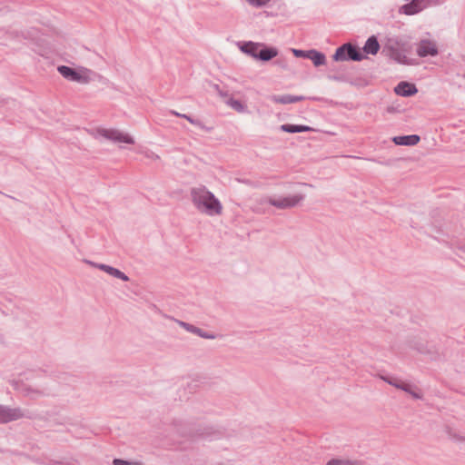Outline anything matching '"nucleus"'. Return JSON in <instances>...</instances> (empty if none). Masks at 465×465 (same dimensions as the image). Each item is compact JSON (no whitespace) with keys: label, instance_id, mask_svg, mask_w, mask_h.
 <instances>
[{"label":"nucleus","instance_id":"nucleus-1","mask_svg":"<svg viewBox=\"0 0 465 465\" xmlns=\"http://www.w3.org/2000/svg\"><path fill=\"white\" fill-rule=\"evenodd\" d=\"M191 198L193 205L201 213L210 216L222 213L223 206L220 200L204 186L192 188Z\"/></svg>","mask_w":465,"mask_h":465},{"label":"nucleus","instance_id":"nucleus-2","mask_svg":"<svg viewBox=\"0 0 465 465\" xmlns=\"http://www.w3.org/2000/svg\"><path fill=\"white\" fill-rule=\"evenodd\" d=\"M366 58L365 54H362L361 47L351 43H345L336 48L332 54V60L335 62L343 61H354L361 62Z\"/></svg>","mask_w":465,"mask_h":465},{"label":"nucleus","instance_id":"nucleus-3","mask_svg":"<svg viewBox=\"0 0 465 465\" xmlns=\"http://www.w3.org/2000/svg\"><path fill=\"white\" fill-rule=\"evenodd\" d=\"M57 72L66 80L79 84H87L91 78L89 74L91 70L85 67H79L78 69L68 65H58Z\"/></svg>","mask_w":465,"mask_h":465},{"label":"nucleus","instance_id":"nucleus-4","mask_svg":"<svg viewBox=\"0 0 465 465\" xmlns=\"http://www.w3.org/2000/svg\"><path fill=\"white\" fill-rule=\"evenodd\" d=\"M381 379L386 383L410 394L415 400H421L423 395L419 388L411 382L404 381L398 377L392 375H381Z\"/></svg>","mask_w":465,"mask_h":465},{"label":"nucleus","instance_id":"nucleus-5","mask_svg":"<svg viewBox=\"0 0 465 465\" xmlns=\"http://www.w3.org/2000/svg\"><path fill=\"white\" fill-rule=\"evenodd\" d=\"M304 193H296L283 197H269L267 203L277 209L285 210L300 205L305 199Z\"/></svg>","mask_w":465,"mask_h":465},{"label":"nucleus","instance_id":"nucleus-6","mask_svg":"<svg viewBox=\"0 0 465 465\" xmlns=\"http://www.w3.org/2000/svg\"><path fill=\"white\" fill-rule=\"evenodd\" d=\"M97 133L106 140H110L114 143H123L126 144H134L135 143L134 139L129 134L117 129L100 128L97 130Z\"/></svg>","mask_w":465,"mask_h":465},{"label":"nucleus","instance_id":"nucleus-7","mask_svg":"<svg viewBox=\"0 0 465 465\" xmlns=\"http://www.w3.org/2000/svg\"><path fill=\"white\" fill-rule=\"evenodd\" d=\"M174 426L176 427L177 432L182 437H186L190 439H198V438H208L211 434L207 431L203 430L202 429H195L191 423L183 422V421H175Z\"/></svg>","mask_w":465,"mask_h":465},{"label":"nucleus","instance_id":"nucleus-8","mask_svg":"<svg viewBox=\"0 0 465 465\" xmlns=\"http://www.w3.org/2000/svg\"><path fill=\"white\" fill-rule=\"evenodd\" d=\"M385 56L392 59L396 63L404 65H415L418 64V61L413 58L407 57L400 49L391 45H385L381 52Z\"/></svg>","mask_w":465,"mask_h":465},{"label":"nucleus","instance_id":"nucleus-9","mask_svg":"<svg viewBox=\"0 0 465 465\" xmlns=\"http://www.w3.org/2000/svg\"><path fill=\"white\" fill-rule=\"evenodd\" d=\"M416 45V54L420 58L434 57L439 54V48L432 40L421 39Z\"/></svg>","mask_w":465,"mask_h":465},{"label":"nucleus","instance_id":"nucleus-10","mask_svg":"<svg viewBox=\"0 0 465 465\" xmlns=\"http://www.w3.org/2000/svg\"><path fill=\"white\" fill-rule=\"evenodd\" d=\"M24 417V413L19 408H10L9 406L0 404V424L17 420Z\"/></svg>","mask_w":465,"mask_h":465},{"label":"nucleus","instance_id":"nucleus-11","mask_svg":"<svg viewBox=\"0 0 465 465\" xmlns=\"http://www.w3.org/2000/svg\"><path fill=\"white\" fill-rule=\"evenodd\" d=\"M85 262L124 282H128L130 280L129 276L126 275L124 272L111 265H107L104 263H97L87 260L85 261Z\"/></svg>","mask_w":465,"mask_h":465},{"label":"nucleus","instance_id":"nucleus-12","mask_svg":"<svg viewBox=\"0 0 465 465\" xmlns=\"http://www.w3.org/2000/svg\"><path fill=\"white\" fill-rule=\"evenodd\" d=\"M393 90L397 95L401 97H411L419 92L416 84L408 81H401Z\"/></svg>","mask_w":465,"mask_h":465},{"label":"nucleus","instance_id":"nucleus-13","mask_svg":"<svg viewBox=\"0 0 465 465\" xmlns=\"http://www.w3.org/2000/svg\"><path fill=\"white\" fill-rule=\"evenodd\" d=\"M257 61L266 63L269 62L279 54V50L277 47L272 45H268L264 43H261L260 49L258 50Z\"/></svg>","mask_w":465,"mask_h":465},{"label":"nucleus","instance_id":"nucleus-14","mask_svg":"<svg viewBox=\"0 0 465 465\" xmlns=\"http://www.w3.org/2000/svg\"><path fill=\"white\" fill-rule=\"evenodd\" d=\"M237 46L243 54L256 60L261 43L252 41H239L237 42Z\"/></svg>","mask_w":465,"mask_h":465},{"label":"nucleus","instance_id":"nucleus-15","mask_svg":"<svg viewBox=\"0 0 465 465\" xmlns=\"http://www.w3.org/2000/svg\"><path fill=\"white\" fill-rule=\"evenodd\" d=\"M391 141L395 145L414 146L420 143V137L418 134L397 135L393 136Z\"/></svg>","mask_w":465,"mask_h":465},{"label":"nucleus","instance_id":"nucleus-16","mask_svg":"<svg viewBox=\"0 0 465 465\" xmlns=\"http://www.w3.org/2000/svg\"><path fill=\"white\" fill-rule=\"evenodd\" d=\"M178 323L183 328H184L187 331L196 334L201 338L209 339V340H213L216 338V334H214L213 332L206 331H204L197 326H194L191 323L182 322V321H178Z\"/></svg>","mask_w":465,"mask_h":465},{"label":"nucleus","instance_id":"nucleus-17","mask_svg":"<svg viewBox=\"0 0 465 465\" xmlns=\"http://www.w3.org/2000/svg\"><path fill=\"white\" fill-rule=\"evenodd\" d=\"M381 45L378 41V37L374 35L368 37L364 45L361 48L362 54H372L375 55L380 51Z\"/></svg>","mask_w":465,"mask_h":465},{"label":"nucleus","instance_id":"nucleus-18","mask_svg":"<svg viewBox=\"0 0 465 465\" xmlns=\"http://www.w3.org/2000/svg\"><path fill=\"white\" fill-rule=\"evenodd\" d=\"M424 10V5H420L418 0H411L409 3L400 7V13L406 15H414Z\"/></svg>","mask_w":465,"mask_h":465},{"label":"nucleus","instance_id":"nucleus-19","mask_svg":"<svg viewBox=\"0 0 465 465\" xmlns=\"http://www.w3.org/2000/svg\"><path fill=\"white\" fill-rule=\"evenodd\" d=\"M171 114L177 117L186 119L190 124L200 128L201 130H203L204 132L211 133L213 130V126H206L201 120L193 118V116H191L189 114H180L175 111H171Z\"/></svg>","mask_w":465,"mask_h":465},{"label":"nucleus","instance_id":"nucleus-20","mask_svg":"<svg viewBox=\"0 0 465 465\" xmlns=\"http://www.w3.org/2000/svg\"><path fill=\"white\" fill-rule=\"evenodd\" d=\"M280 131L288 134L306 133L313 131V128L305 124H283L279 127Z\"/></svg>","mask_w":465,"mask_h":465},{"label":"nucleus","instance_id":"nucleus-21","mask_svg":"<svg viewBox=\"0 0 465 465\" xmlns=\"http://www.w3.org/2000/svg\"><path fill=\"white\" fill-rule=\"evenodd\" d=\"M308 55V59L312 62L315 67H319L326 64V55L321 51L310 49Z\"/></svg>","mask_w":465,"mask_h":465},{"label":"nucleus","instance_id":"nucleus-22","mask_svg":"<svg viewBox=\"0 0 465 465\" xmlns=\"http://www.w3.org/2000/svg\"><path fill=\"white\" fill-rule=\"evenodd\" d=\"M224 103L237 113L244 114L249 112L247 104L239 99L229 97L224 100Z\"/></svg>","mask_w":465,"mask_h":465},{"label":"nucleus","instance_id":"nucleus-23","mask_svg":"<svg viewBox=\"0 0 465 465\" xmlns=\"http://www.w3.org/2000/svg\"><path fill=\"white\" fill-rule=\"evenodd\" d=\"M364 461L359 460L349 459H331L326 465H362Z\"/></svg>","mask_w":465,"mask_h":465},{"label":"nucleus","instance_id":"nucleus-24","mask_svg":"<svg viewBox=\"0 0 465 465\" xmlns=\"http://www.w3.org/2000/svg\"><path fill=\"white\" fill-rule=\"evenodd\" d=\"M270 100L275 104H292V94H282V95L273 94V95L270 96Z\"/></svg>","mask_w":465,"mask_h":465},{"label":"nucleus","instance_id":"nucleus-25","mask_svg":"<svg viewBox=\"0 0 465 465\" xmlns=\"http://www.w3.org/2000/svg\"><path fill=\"white\" fill-rule=\"evenodd\" d=\"M46 465H77L74 459L50 460Z\"/></svg>","mask_w":465,"mask_h":465},{"label":"nucleus","instance_id":"nucleus-26","mask_svg":"<svg viewBox=\"0 0 465 465\" xmlns=\"http://www.w3.org/2000/svg\"><path fill=\"white\" fill-rule=\"evenodd\" d=\"M328 79L336 81V82H346L350 83L351 85H355L356 84L353 81L348 79V77L344 74H329Z\"/></svg>","mask_w":465,"mask_h":465},{"label":"nucleus","instance_id":"nucleus-27","mask_svg":"<svg viewBox=\"0 0 465 465\" xmlns=\"http://www.w3.org/2000/svg\"><path fill=\"white\" fill-rule=\"evenodd\" d=\"M113 465H143L141 461H132L120 458H114L113 460Z\"/></svg>","mask_w":465,"mask_h":465},{"label":"nucleus","instance_id":"nucleus-28","mask_svg":"<svg viewBox=\"0 0 465 465\" xmlns=\"http://www.w3.org/2000/svg\"><path fill=\"white\" fill-rule=\"evenodd\" d=\"M245 1L250 5L256 7V8L264 7L271 2V0H245Z\"/></svg>","mask_w":465,"mask_h":465},{"label":"nucleus","instance_id":"nucleus-29","mask_svg":"<svg viewBox=\"0 0 465 465\" xmlns=\"http://www.w3.org/2000/svg\"><path fill=\"white\" fill-rule=\"evenodd\" d=\"M273 64L280 67L281 69L286 70L288 69V60L285 57H275L273 61Z\"/></svg>","mask_w":465,"mask_h":465},{"label":"nucleus","instance_id":"nucleus-30","mask_svg":"<svg viewBox=\"0 0 465 465\" xmlns=\"http://www.w3.org/2000/svg\"><path fill=\"white\" fill-rule=\"evenodd\" d=\"M292 54L297 58H305L309 57V50H302V49H292Z\"/></svg>","mask_w":465,"mask_h":465},{"label":"nucleus","instance_id":"nucleus-31","mask_svg":"<svg viewBox=\"0 0 465 465\" xmlns=\"http://www.w3.org/2000/svg\"><path fill=\"white\" fill-rule=\"evenodd\" d=\"M418 1H419L420 5H421V6H422V5H424V9L429 6L436 5L439 4L438 0H418Z\"/></svg>","mask_w":465,"mask_h":465},{"label":"nucleus","instance_id":"nucleus-32","mask_svg":"<svg viewBox=\"0 0 465 465\" xmlns=\"http://www.w3.org/2000/svg\"><path fill=\"white\" fill-rule=\"evenodd\" d=\"M214 87L217 90L219 95L221 97L225 98V100L228 99L229 97H232V95L229 94V93L227 91L221 90L218 84H215Z\"/></svg>","mask_w":465,"mask_h":465},{"label":"nucleus","instance_id":"nucleus-33","mask_svg":"<svg viewBox=\"0 0 465 465\" xmlns=\"http://www.w3.org/2000/svg\"><path fill=\"white\" fill-rule=\"evenodd\" d=\"M306 97L305 96H302V95H292V104L293 103H297V102H301V101H303L305 100Z\"/></svg>","mask_w":465,"mask_h":465},{"label":"nucleus","instance_id":"nucleus-34","mask_svg":"<svg viewBox=\"0 0 465 465\" xmlns=\"http://www.w3.org/2000/svg\"><path fill=\"white\" fill-rule=\"evenodd\" d=\"M308 99L312 100V101H318V102L323 101V98H322V97H309Z\"/></svg>","mask_w":465,"mask_h":465},{"label":"nucleus","instance_id":"nucleus-35","mask_svg":"<svg viewBox=\"0 0 465 465\" xmlns=\"http://www.w3.org/2000/svg\"><path fill=\"white\" fill-rule=\"evenodd\" d=\"M26 391H28V392H37V393L39 392V391H37V390H33V389H32V388H30V387L26 389Z\"/></svg>","mask_w":465,"mask_h":465},{"label":"nucleus","instance_id":"nucleus-36","mask_svg":"<svg viewBox=\"0 0 465 465\" xmlns=\"http://www.w3.org/2000/svg\"><path fill=\"white\" fill-rule=\"evenodd\" d=\"M301 184H302V185H303V186H309V187H312V184H310V183H301Z\"/></svg>","mask_w":465,"mask_h":465},{"label":"nucleus","instance_id":"nucleus-37","mask_svg":"<svg viewBox=\"0 0 465 465\" xmlns=\"http://www.w3.org/2000/svg\"><path fill=\"white\" fill-rule=\"evenodd\" d=\"M419 351L421 352V353L425 352V351L423 349H419Z\"/></svg>","mask_w":465,"mask_h":465}]
</instances>
